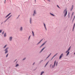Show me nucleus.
Instances as JSON below:
<instances>
[{
	"label": "nucleus",
	"instance_id": "obj_37",
	"mask_svg": "<svg viewBox=\"0 0 75 75\" xmlns=\"http://www.w3.org/2000/svg\"><path fill=\"white\" fill-rule=\"evenodd\" d=\"M25 58H24L23 59V60H25Z\"/></svg>",
	"mask_w": 75,
	"mask_h": 75
},
{
	"label": "nucleus",
	"instance_id": "obj_15",
	"mask_svg": "<svg viewBox=\"0 0 75 75\" xmlns=\"http://www.w3.org/2000/svg\"><path fill=\"white\" fill-rule=\"evenodd\" d=\"M36 14V11H34V13L33 14V16H34V14Z\"/></svg>",
	"mask_w": 75,
	"mask_h": 75
},
{
	"label": "nucleus",
	"instance_id": "obj_6",
	"mask_svg": "<svg viewBox=\"0 0 75 75\" xmlns=\"http://www.w3.org/2000/svg\"><path fill=\"white\" fill-rule=\"evenodd\" d=\"M63 54H62L60 56L59 59H61V58H62V57H63Z\"/></svg>",
	"mask_w": 75,
	"mask_h": 75
},
{
	"label": "nucleus",
	"instance_id": "obj_29",
	"mask_svg": "<svg viewBox=\"0 0 75 75\" xmlns=\"http://www.w3.org/2000/svg\"><path fill=\"white\" fill-rule=\"evenodd\" d=\"M8 54H7V55H6V57H8Z\"/></svg>",
	"mask_w": 75,
	"mask_h": 75
},
{
	"label": "nucleus",
	"instance_id": "obj_23",
	"mask_svg": "<svg viewBox=\"0 0 75 75\" xmlns=\"http://www.w3.org/2000/svg\"><path fill=\"white\" fill-rule=\"evenodd\" d=\"M32 34H33V36H34V32H33V31H32Z\"/></svg>",
	"mask_w": 75,
	"mask_h": 75
},
{
	"label": "nucleus",
	"instance_id": "obj_42",
	"mask_svg": "<svg viewBox=\"0 0 75 75\" xmlns=\"http://www.w3.org/2000/svg\"><path fill=\"white\" fill-rule=\"evenodd\" d=\"M48 0V1H50V0Z\"/></svg>",
	"mask_w": 75,
	"mask_h": 75
},
{
	"label": "nucleus",
	"instance_id": "obj_9",
	"mask_svg": "<svg viewBox=\"0 0 75 75\" xmlns=\"http://www.w3.org/2000/svg\"><path fill=\"white\" fill-rule=\"evenodd\" d=\"M42 40H43V39L41 40L39 42H38V43L37 44V45H38V44H40L41 42V41H42Z\"/></svg>",
	"mask_w": 75,
	"mask_h": 75
},
{
	"label": "nucleus",
	"instance_id": "obj_27",
	"mask_svg": "<svg viewBox=\"0 0 75 75\" xmlns=\"http://www.w3.org/2000/svg\"><path fill=\"white\" fill-rule=\"evenodd\" d=\"M6 46H7V45H5L4 46V48H6Z\"/></svg>",
	"mask_w": 75,
	"mask_h": 75
},
{
	"label": "nucleus",
	"instance_id": "obj_43",
	"mask_svg": "<svg viewBox=\"0 0 75 75\" xmlns=\"http://www.w3.org/2000/svg\"><path fill=\"white\" fill-rule=\"evenodd\" d=\"M34 64H35V63H33V65Z\"/></svg>",
	"mask_w": 75,
	"mask_h": 75
},
{
	"label": "nucleus",
	"instance_id": "obj_34",
	"mask_svg": "<svg viewBox=\"0 0 75 75\" xmlns=\"http://www.w3.org/2000/svg\"><path fill=\"white\" fill-rule=\"evenodd\" d=\"M58 64V62H57V63H56V66H57V64Z\"/></svg>",
	"mask_w": 75,
	"mask_h": 75
},
{
	"label": "nucleus",
	"instance_id": "obj_31",
	"mask_svg": "<svg viewBox=\"0 0 75 75\" xmlns=\"http://www.w3.org/2000/svg\"><path fill=\"white\" fill-rule=\"evenodd\" d=\"M30 37H31V36H29V38H28L29 40V39H30Z\"/></svg>",
	"mask_w": 75,
	"mask_h": 75
},
{
	"label": "nucleus",
	"instance_id": "obj_2",
	"mask_svg": "<svg viewBox=\"0 0 75 75\" xmlns=\"http://www.w3.org/2000/svg\"><path fill=\"white\" fill-rule=\"evenodd\" d=\"M47 42V41H45V42L41 45V46L40 47V48H41V47H42V46H43L44 45H45V43Z\"/></svg>",
	"mask_w": 75,
	"mask_h": 75
},
{
	"label": "nucleus",
	"instance_id": "obj_45",
	"mask_svg": "<svg viewBox=\"0 0 75 75\" xmlns=\"http://www.w3.org/2000/svg\"><path fill=\"white\" fill-rule=\"evenodd\" d=\"M42 61H43V60H42Z\"/></svg>",
	"mask_w": 75,
	"mask_h": 75
},
{
	"label": "nucleus",
	"instance_id": "obj_18",
	"mask_svg": "<svg viewBox=\"0 0 75 75\" xmlns=\"http://www.w3.org/2000/svg\"><path fill=\"white\" fill-rule=\"evenodd\" d=\"M20 30L21 31H22L23 30V27H21Z\"/></svg>",
	"mask_w": 75,
	"mask_h": 75
},
{
	"label": "nucleus",
	"instance_id": "obj_39",
	"mask_svg": "<svg viewBox=\"0 0 75 75\" xmlns=\"http://www.w3.org/2000/svg\"><path fill=\"white\" fill-rule=\"evenodd\" d=\"M51 53H50L49 55H50H50H51Z\"/></svg>",
	"mask_w": 75,
	"mask_h": 75
},
{
	"label": "nucleus",
	"instance_id": "obj_36",
	"mask_svg": "<svg viewBox=\"0 0 75 75\" xmlns=\"http://www.w3.org/2000/svg\"><path fill=\"white\" fill-rule=\"evenodd\" d=\"M50 57V55H49V56H48V57H47V58H46L47 59V58H48V57Z\"/></svg>",
	"mask_w": 75,
	"mask_h": 75
},
{
	"label": "nucleus",
	"instance_id": "obj_20",
	"mask_svg": "<svg viewBox=\"0 0 75 75\" xmlns=\"http://www.w3.org/2000/svg\"><path fill=\"white\" fill-rule=\"evenodd\" d=\"M69 52H68L67 54V55L68 56V55H69Z\"/></svg>",
	"mask_w": 75,
	"mask_h": 75
},
{
	"label": "nucleus",
	"instance_id": "obj_13",
	"mask_svg": "<svg viewBox=\"0 0 75 75\" xmlns=\"http://www.w3.org/2000/svg\"><path fill=\"white\" fill-rule=\"evenodd\" d=\"M10 14H11V13H9V14H8L7 16H6V18H7V17H8V16H9L10 15Z\"/></svg>",
	"mask_w": 75,
	"mask_h": 75
},
{
	"label": "nucleus",
	"instance_id": "obj_33",
	"mask_svg": "<svg viewBox=\"0 0 75 75\" xmlns=\"http://www.w3.org/2000/svg\"><path fill=\"white\" fill-rule=\"evenodd\" d=\"M57 7H58V8H59V6H58V5H57Z\"/></svg>",
	"mask_w": 75,
	"mask_h": 75
},
{
	"label": "nucleus",
	"instance_id": "obj_14",
	"mask_svg": "<svg viewBox=\"0 0 75 75\" xmlns=\"http://www.w3.org/2000/svg\"><path fill=\"white\" fill-rule=\"evenodd\" d=\"M45 47H44L42 49V50H41V52H42V51H43V50H44V49H45Z\"/></svg>",
	"mask_w": 75,
	"mask_h": 75
},
{
	"label": "nucleus",
	"instance_id": "obj_28",
	"mask_svg": "<svg viewBox=\"0 0 75 75\" xmlns=\"http://www.w3.org/2000/svg\"><path fill=\"white\" fill-rule=\"evenodd\" d=\"M74 12H73L71 14V15L72 16H73V15H74Z\"/></svg>",
	"mask_w": 75,
	"mask_h": 75
},
{
	"label": "nucleus",
	"instance_id": "obj_21",
	"mask_svg": "<svg viewBox=\"0 0 75 75\" xmlns=\"http://www.w3.org/2000/svg\"><path fill=\"white\" fill-rule=\"evenodd\" d=\"M44 27L45 28V30H47V28H46V26H45V24L44 23Z\"/></svg>",
	"mask_w": 75,
	"mask_h": 75
},
{
	"label": "nucleus",
	"instance_id": "obj_24",
	"mask_svg": "<svg viewBox=\"0 0 75 75\" xmlns=\"http://www.w3.org/2000/svg\"><path fill=\"white\" fill-rule=\"evenodd\" d=\"M30 24H31V18H30Z\"/></svg>",
	"mask_w": 75,
	"mask_h": 75
},
{
	"label": "nucleus",
	"instance_id": "obj_32",
	"mask_svg": "<svg viewBox=\"0 0 75 75\" xmlns=\"http://www.w3.org/2000/svg\"><path fill=\"white\" fill-rule=\"evenodd\" d=\"M75 16H74V18H73V20H74L75 19Z\"/></svg>",
	"mask_w": 75,
	"mask_h": 75
},
{
	"label": "nucleus",
	"instance_id": "obj_8",
	"mask_svg": "<svg viewBox=\"0 0 75 75\" xmlns=\"http://www.w3.org/2000/svg\"><path fill=\"white\" fill-rule=\"evenodd\" d=\"M70 49H71V48L70 47L66 51V53H67V52H69V51Z\"/></svg>",
	"mask_w": 75,
	"mask_h": 75
},
{
	"label": "nucleus",
	"instance_id": "obj_35",
	"mask_svg": "<svg viewBox=\"0 0 75 75\" xmlns=\"http://www.w3.org/2000/svg\"><path fill=\"white\" fill-rule=\"evenodd\" d=\"M2 32V30H0V33H1Z\"/></svg>",
	"mask_w": 75,
	"mask_h": 75
},
{
	"label": "nucleus",
	"instance_id": "obj_38",
	"mask_svg": "<svg viewBox=\"0 0 75 75\" xmlns=\"http://www.w3.org/2000/svg\"><path fill=\"white\" fill-rule=\"evenodd\" d=\"M74 28H73V31H74Z\"/></svg>",
	"mask_w": 75,
	"mask_h": 75
},
{
	"label": "nucleus",
	"instance_id": "obj_30",
	"mask_svg": "<svg viewBox=\"0 0 75 75\" xmlns=\"http://www.w3.org/2000/svg\"><path fill=\"white\" fill-rule=\"evenodd\" d=\"M2 34H4V31H3V32H2Z\"/></svg>",
	"mask_w": 75,
	"mask_h": 75
},
{
	"label": "nucleus",
	"instance_id": "obj_44",
	"mask_svg": "<svg viewBox=\"0 0 75 75\" xmlns=\"http://www.w3.org/2000/svg\"><path fill=\"white\" fill-rule=\"evenodd\" d=\"M51 65H52L51 64V65H50V67H51Z\"/></svg>",
	"mask_w": 75,
	"mask_h": 75
},
{
	"label": "nucleus",
	"instance_id": "obj_16",
	"mask_svg": "<svg viewBox=\"0 0 75 75\" xmlns=\"http://www.w3.org/2000/svg\"><path fill=\"white\" fill-rule=\"evenodd\" d=\"M50 14H51V16H54V17L55 16L53 14H52L51 13H50Z\"/></svg>",
	"mask_w": 75,
	"mask_h": 75
},
{
	"label": "nucleus",
	"instance_id": "obj_10",
	"mask_svg": "<svg viewBox=\"0 0 75 75\" xmlns=\"http://www.w3.org/2000/svg\"><path fill=\"white\" fill-rule=\"evenodd\" d=\"M57 54H58V53H57L55 55H54V56L52 58V59H53V58H54V57H55V56H56V55H57Z\"/></svg>",
	"mask_w": 75,
	"mask_h": 75
},
{
	"label": "nucleus",
	"instance_id": "obj_7",
	"mask_svg": "<svg viewBox=\"0 0 75 75\" xmlns=\"http://www.w3.org/2000/svg\"><path fill=\"white\" fill-rule=\"evenodd\" d=\"M12 38H13L12 37H10L9 38V40L10 41H12Z\"/></svg>",
	"mask_w": 75,
	"mask_h": 75
},
{
	"label": "nucleus",
	"instance_id": "obj_4",
	"mask_svg": "<svg viewBox=\"0 0 75 75\" xmlns=\"http://www.w3.org/2000/svg\"><path fill=\"white\" fill-rule=\"evenodd\" d=\"M56 63V60H55L54 61V65H53L52 67V68H54V67H55V63Z\"/></svg>",
	"mask_w": 75,
	"mask_h": 75
},
{
	"label": "nucleus",
	"instance_id": "obj_22",
	"mask_svg": "<svg viewBox=\"0 0 75 75\" xmlns=\"http://www.w3.org/2000/svg\"><path fill=\"white\" fill-rule=\"evenodd\" d=\"M19 66L18 64H17L16 66V67H18V66Z\"/></svg>",
	"mask_w": 75,
	"mask_h": 75
},
{
	"label": "nucleus",
	"instance_id": "obj_26",
	"mask_svg": "<svg viewBox=\"0 0 75 75\" xmlns=\"http://www.w3.org/2000/svg\"><path fill=\"white\" fill-rule=\"evenodd\" d=\"M4 37H6V33H5L4 35Z\"/></svg>",
	"mask_w": 75,
	"mask_h": 75
},
{
	"label": "nucleus",
	"instance_id": "obj_41",
	"mask_svg": "<svg viewBox=\"0 0 75 75\" xmlns=\"http://www.w3.org/2000/svg\"><path fill=\"white\" fill-rule=\"evenodd\" d=\"M67 14V12L66 11V14Z\"/></svg>",
	"mask_w": 75,
	"mask_h": 75
},
{
	"label": "nucleus",
	"instance_id": "obj_40",
	"mask_svg": "<svg viewBox=\"0 0 75 75\" xmlns=\"http://www.w3.org/2000/svg\"><path fill=\"white\" fill-rule=\"evenodd\" d=\"M35 3L36 2V0H35Z\"/></svg>",
	"mask_w": 75,
	"mask_h": 75
},
{
	"label": "nucleus",
	"instance_id": "obj_25",
	"mask_svg": "<svg viewBox=\"0 0 75 75\" xmlns=\"http://www.w3.org/2000/svg\"><path fill=\"white\" fill-rule=\"evenodd\" d=\"M75 23H74V26H73V28H75Z\"/></svg>",
	"mask_w": 75,
	"mask_h": 75
},
{
	"label": "nucleus",
	"instance_id": "obj_12",
	"mask_svg": "<svg viewBox=\"0 0 75 75\" xmlns=\"http://www.w3.org/2000/svg\"><path fill=\"white\" fill-rule=\"evenodd\" d=\"M73 8H74V6L72 5L71 9H70L71 11H72V9H73Z\"/></svg>",
	"mask_w": 75,
	"mask_h": 75
},
{
	"label": "nucleus",
	"instance_id": "obj_19",
	"mask_svg": "<svg viewBox=\"0 0 75 75\" xmlns=\"http://www.w3.org/2000/svg\"><path fill=\"white\" fill-rule=\"evenodd\" d=\"M48 62H48L45 65V67L46 66V65H48Z\"/></svg>",
	"mask_w": 75,
	"mask_h": 75
},
{
	"label": "nucleus",
	"instance_id": "obj_17",
	"mask_svg": "<svg viewBox=\"0 0 75 75\" xmlns=\"http://www.w3.org/2000/svg\"><path fill=\"white\" fill-rule=\"evenodd\" d=\"M44 71H42L41 72L40 75H42V74H44Z\"/></svg>",
	"mask_w": 75,
	"mask_h": 75
},
{
	"label": "nucleus",
	"instance_id": "obj_1",
	"mask_svg": "<svg viewBox=\"0 0 75 75\" xmlns=\"http://www.w3.org/2000/svg\"><path fill=\"white\" fill-rule=\"evenodd\" d=\"M8 49V47L6 48L5 51V54H7L8 52V50H7Z\"/></svg>",
	"mask_w": 75,
	"mask_h": 75
},
{
	"label": "nucleus",
	"instance_id": "obj_3",
	"mask_svg": "<svg viewBox=\"0 0 75 75\" xmlns=\"http://www.w3.org/2000/svg\"><path fill=\"white\" fill-rule=\"evenodd\" d=\"M47 42V41H45V42L41 45V46L40 47V48H41V47H42V46H43L44 45H45V43Z\"/></svg>",
	"mask_w": 75,
	"mask_h": 75
},
{
	"label": "nucleus",
	"instance_id": "obj_11",
	"mask_svg": "<svg viewBox=\"0 0 75 75\" xmlns=\"http://www.w3.org/2000/svg\"><path fill=\"white\" fill-rule=\"evenodd\" d=\"M11 16H9L8 18L5 21V22H6V21H7V20H8V18H10V17H11Z\"/></svg>",
	"mask_w": 75,
	"mask_h": 75
},
{
	"label": "nucleus",
	"instance_id": "obj_5",
	"mask_svg": "<svg viewBox=\"0 0 75 75\" xmlns=\"http://www.w3.org/2000/svg\"><path fill=\"white\" fill-rule=\"evenodd\" d=\"M64 17H66V10H64Z\"/></svg>",
	"mask_w": 75,
	"mask_h": 75
}]
</instances>
